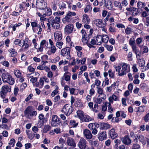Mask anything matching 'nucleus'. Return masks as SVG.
Returning <instances> with one entry per match:
<instances>
[{"mask_svg": "<svg viewBox=\"0 0 149 149\" xmlns=\"http://www.w3.org/2000/svg\"><path fill=\"white\" fill-rule=\"evenodd\" d=\"M102 100H103L101 98V97H98L96 98L95 100V102L97 104H100L102 103Z\"/></svg>", "mask_w": 149, "mask_h": 149, "instance_id": "nucleus-52", "label": "nucleus"}, {"mask_svg": "<svg viewBox=\"0 0 149 149\" xmlns=\"http://www.w3.org/2000/svg\"><path fill=\"white\" fill-rule=\"evenodd\" d=\"M21 24H22L21 23H19L18 24H14L12 27L13 29V31H15L16 28L18 27H19Z\"/></svg>", "mask_w": 149, "mask_h": 149, "instance_id": "nucleus-48", "label": "nucleus"}, {"mask_svg": "<svg viewBox=\"0 0 149 149\" xmlns=\"http://www.w3.org/2000/svg\"><path fill=\"white\" fill-rule=\"evenodd\" d=\"M112 24H110L111 26H109V31L110 32L112 33L115 32L116 31L115 28L112 26L111 25Z\"/></svg>", "mask_w": 149, "mask_h": 149, "instance_id": "nucleus-61", "label": "nucleus"}, {"mask_svg": "<svg viewBox=\"0 0 149 149\" xmlns=\"http://www.w3.org/2000/svg\"><path fill=\"white\" fill-rule=\"evenodd\" d=\"M70 17L69 15H68L67 14L66 16L63 19V22L64 23H65L67 22H69V20L70 19Z\"/></svg>", "mask_w": 149, "mask_h": 149, "instance_id": "nucleus-44", "label": "nucleus"}, {"mask_svg": "<svg viewBox=\"0 0 149 149\" xmlns=\"http://www.w3.org/2000/svg\"><path fill=\"white\" fill-rule=\"evenodd\" d=\"M94 23L96 25L99 27H104L106 26V24H104L102 20L101 19H96L94 21Z\"/></svg>", "mask_w": 149, "mask_h": 149, "instance_id": "nucleus-17", "label": "nucleus"}, {"mask_svg": "<svg viewBox=\"0 0 149 149\" xmlns=\"http://www.w3.org/2000/svg\"><path fill=\"white\" fill-rule=\"evenodd\" d=\"M132 53L131 52H129L127 55V58H128V60L129 61H131L132 60Z\"/></svg>", "mask_w": 149, "mask_h": 149, "instance_id": "nucleus-53", "label": "nucleus"}, {"mask_svg": "<svg viewBox=\"0 0 149 149\" xmlns=\"http://www.w3.org/2000/svg\"><path fill=\"white\" fill-rule=\"evenodd\" d=\"M110 127V125L105 123H100V129L101 130H107Z\"/></svg>", "mask_w": 149, "mask_h": 149, "instance_id": "nucleus-22", "label": "nucleus"}, {"mask_svg": "<svg viewBox=\"0 0 149 149\" xmlns=\"http://www.w3.org/2000/svg\"><path fill=\"white\" fill-rule=\"evenodd\" d=\"M82 41H85L87 40L88 41V39L87 34L86 33V34L82 35Z\"/></svg>", "mask_w": 149, "mask_h": 149, "instance_id": "nucleus-56", "label": "nucleus"}, {"mask_svg": "<svg viewBox=\"0 0 149 149\" xmlns=\"http://www.w3.org/2000/svg\"><path fill=\"white\" fill-rule=\"evenodd\" d=\"M131 47L133 51L135 52L136 54V52H139V50L136 49V45H135Z\"/></svg>", "mask_w": 149, "mask_h": 149, "instance_id": "nucleus-59", "label": "nucleus"}, {"mask_svg": "<svg viewBox=\"0 0 149 149\" xmlns=\"http://www.w3.org/2000/svg\"><path fill=\"white\" fill-rule=\"evenodd\" d=\"M105 7L109 10L112 9V3L110 0H103Z\"/></svg>", "mask_w": 149, "mask_h": 149, "instance_id": "nucleus-14", "label": "nucleus"}, {"mask_svg": "<svg viewBox=\"0 0 149 149\" xmlns=\"http://www.w3.org/2000/svg\"><path fill=\"white\" fill-rule=\"evenodd\" d=\"M87 142L84 138H81L78 143V146L80 149H85L86 146Z\"/></svg>", "mask_w": 149, "mask_h": 149, "instance_id": "nucleus-8", "label": "nucleus"}, {"mask_svg": "<svg viewBox=\"0 0 149 149\" xmlns=\"http://www.w3.org/2000/svg\"><path fill=\"white\" fill-rule=\"evenodd\" d=\"M70 124L72 126V127H75L78 125V123H76L74 120H71L70 121Z\"/></svg>", "mask_w": 149, "mask_h": 149, "instance_id": "nucleus-33", "label": "nucleus"}, {"mask_svg": "<svg viewBox=\"0 0 149 149\" xmlns=\"http://www.w3.org/2000/svg\"><path fill=\"white\" fill-rule=\"evenodd\" d=\"M31 113V109L29 106H28L24 111V114L25 115H30Z\"/></svg>", "mask_w": 149, "mask_h": 149, "instance_id": "nucleus-49", "label": "nucleus"}, {"mask_svg": "<svg viewBox=\"0 0 149 149\" xmlns=\"http://www.w3.org/2000/svg\"><path fill=\"white\" fill-rule=\"evenodd\" d=\"M77 113L79 118L81 120L83 121L84 116V114L83 112L81 110H78L77 111Z\"/></svg>", "mask_w": 149, "mask_h": 149, "instance_id": "nucleus-25", "label": "nucleus"}, {"mask_svg": "<svg viewBox=\"0 0 149 149\" xmlns=\"http://www.w3.org/2000/svg\"><path fill=\"white\" fill-rule=\"evenodd\" d=\"M56 42V46L59 49H61L62 47V46L63 44V42H62V41H57Z\"/></svg>", "mask_w": 149, "mask_h": 149, "instance_id": "nucleus-43", "label": "nucleus"}, {"mask_svg": "<svg viewBox=\"0 0 149 149\" xmlns=\"http://www.w3.org/2000/svg\"><path fill=\"white\" fill-rule=\"evenodd\" d=\"M51 129V127L49 125H45L43 129V132L44 133H46L47 131Z\"/></svg>", "mask_w": 149, "mask_h": 149, "instance_id": "nucleus-34", "label": "nucleus"}, {"mask_svg": "<svg viewBox=\"0 0 149 149\" xmlns=\"http://www.w3.org/2000/svg\"><path fill=\"white\" fill-rule=\"evenodd\" d=\"M105 47L109 52H111L112 50L113 47L112 45H104Z\"/></svg>", "mask_w": 149, "mask_h": 149, "instance_id": "nucleus-51", "label": "nucleus"}, {"mask_svg": "<svg viewBox=\"0 0 149 149\" xmlns=\"http://www.w3.org/2000/svg\"><path fill=\"white\" fill-rule=\"evenodd\" d=\"M135 39L134 38L132 39V38H131L129 41V44L131 46L135 45Z\"/></svg>", "mask_w": 149, "mask_h": 149, "instance_id": "nucleus-40", "label": "nucleus"}, {"mask_svg": "<svg viewBox=\"0 0 149 149\" xmlns=\"http://www.w3.org/2000/svg\"><path fill=\"white\" fill-rule=\"evenodd\" d=\"M97 136L99 141H102L107 139V132L105 131L100 132L97 134Z\"/></svg>", "mask_w": 149, "mask_h": 149, "instance_id": "nucleus-12", "label": "nucleus"}, {"mask_svg": "<svg viewBox=\"0 0 149 149\" xmlns=\"http://www.w3.org/2000/svg\"><path fill=\"white\" fill-rule=\"evenodd\" d=\"M37 68L38 69H39V70H45V71L46 72H47L49 71L50 70V69L49 68H48L47 66H44L42 65H39V66H38L37 67Z\"/></svg>", "mask_w": 149, "mask_h": 149, "instance_id": "nucleus-27", "label": "nucleus"}, {"mask_svg": "<svg viewBox=\"0 0 149 149\" xmlns=\"http://www.w3.org/2000/svg\"><path fill=\"white\" fill-rule=\"evenodd\" d=\"M102 38L103 42L106 43L108 42L109 37L107 35H103L102 36Z\"/></svg>", "mask_w": 149, "mask_h": 149, "instance_id": "nucleus-31", "label": "nucleus"}, {"mask_svg": "<svg viewBox=\"0 0 149 149\" xmlns=\"http://www.w3.org/2000/svg\"><path fill=\"white\" fill-rule=\"evenodd\" d=\"M2 78L3 82H7L10 85H13L15 83L14 79L9 74H3Z\"/></svg>", "mask_w": 149, "mask_h": 149, "instance_id": "nucleus-2", "label": "nucleus"}, {"mask_svg": "<svg viewBox=\"0 0 149 149\" xmlns=\"http://www.w3.org/2000/svg\"><path fill=\"white\" fill-rule=\"evenodd\" d=\"M109 100L110 103H112L113 102V100L115 101L118 100V97L115 95L113 94L109 98Z\"/></svg>", "mask_w": 149, "mask_h": 149, "instance_id": "nucleus-29", "label": "nucleus"}, {"mask_svg": "<svg viewBox=\"0 0 149 149\" xmlns=\"http://www.w3.org/2000/svg\"><path fill=\"white\" fill-rule=\"evenodd\" d=\"M36 134V132H34L33 134L30 133V135H28V137L30 139L32 140L35 136Z\"/></svg>", "mask_w": 149, "mask_h": 149, "instance_id": "nucleus-63", "label": "nucleus"}, {"mask_svg": "<svg viewBox=\"0 0 149 149\" xmlns=\"http://www.w3.org/2000/svg\"><path fill=\"white\" fill-rule=\"evenodd\" d=\"M14 44L15 45H18L19 46H21V41L19 39H15L14 42Z\"/></svg>", "mask_w": 149, "mask_h": 149, "instance_id": "nucleus-54", "label": "nucleus"}, {"mask_svg": "<svg viewBox=\"0 0 149 149\" xmlns=\"http://www.w3.org/2000/svg\"><path fill=\"white\" fill-rule=\"evenodd\" d=\"M59 8L61 10H63L64 8H66V5L64 2H62L60 3Z\"/></svg>", "mask_w": 149, "mask_h": 149, "instance_id": "nucleus-47", "label": "nucleus"}, {"mask_svg": "<svg viewBox=\"0 0 149 149\" xmlns=\"http://www.w3.org/2000/svg\"><path fill=\"white\" fill-rule=\"evenodd\" d=\"M132 9H133L132 15L134 16L137 15L139 13L138 9L134 7H133Z\"/></svg>", "mask_w": 149, "mask_h": 149, "instance_id": "nucleus-42", "label": "nucleus"}, {"mask_svg": "<svg viewBox=\"0 0 149 149\" xmlns=\"http://www.w3.org/2000/svg\"><path fill=\"white\" fill-rule=\"evenodd\" d=\"M131 32L132 29L128 27H127L125 30V32L127 35L130 34Z\"/></svg>", "mask_w": 149, "mask_h": 149, "instance_id": "nucleus-58", "label": "nucleus"}, {"mask_svg": "<svg viewBox=\"0 0 149 149\" xmlns=\"http://www.w3.org/2000/svg\"><path fill=\"white\" fill-rule=\"evenodd\" d=\"M61 122L58 117L56 115H53L52 116L51 125L53 127H58L60 125Z\"/></svg>", "mask_w": 149, "mask_h": 149, "instance_id": "nucleus-5", "label": "nucleus"}, {"mask_svg": "<svg viewBox=\"0 0 149 149\" xmlns=\"http://www.w3.org/2000/svg\"><path fill=\"white\" fill-rule=\"evenodd\" d=\"M140 145L138 143L133 144L132 147V149H139L140 148Z\"/></svg>", "mask_w": 149, "mask_h": 149, "instance_id": "nucleus-46", "label": "nucleus"}, {"mask_svg": "<svg viewBox=\"0 0 149 149\" xmlns=\"http://www.w3.org/2000/svg\"><path fill=\"white\" fill-rule=\"evenodd\" d=\"M123 143L126 145H129L131 143V140L129 136L127 135H125L122 138Z\"/></svg>", "mask_w": 149, "mask_h": 149, "instance_id": "nucleus-15", "label": "nucleus"}, {"mask_svg": "<svg viewBox=\"0 0 149 149\" xmlns=\"http://www.w3.org/2000/svg\"><path fill=\"white\" fill-rule=\"evenodd\" d=\"M25 2H22L19 5V8L20 9V10H19V12H21L22 10H25Z\"/></svg>", "mask_w": 149, "mask_h": 149, "instance_id": "nucleus-32", "label": "nucleus"}, {"mask_svg": "<svg viewBox=\"0 0 149 149\" xmlns=\"http://www.w3.org/2000/svg\"><path fill=\"white\" fill-rule=\"evenodd\" d=\"M51 19L49 22L53 28L55 29H58L60 27V17L58 16L54 18L53 17H51Z\"/></svg>", "mask_w": 149, "mask_h": 149, "instance_id": "nucleus-1", "label": "nucleus"}, {"mask_svg": "<svg viewBox=\"0 0 149 149\" xmlns=\"http://www.w3.org/2000/svg\"><path fill=\"white\" fill-rule=\"evenodd\" d=\"M92 7L89 5H87L84 9V11L85 13L90 12L91 11Z\"/></svg>", "mask_w": 149, "mask_h": 149, "instance_id": "nucleus-35", "label": "nucleus"}, {"mask_svg": "<svg viewBox=\"0 0 149 149\" xmlns=\"http://www.w3.org/2000/svg\"><path fill=\"white\" fill-rule=\"evenodd\" d=\"M121 120V119H120L118 117H113L112 118V122H116L118 123L119 121H120Z\"/></svg>", "mask_w": 149, "mask_h": 149, "instance_id": "nucleus-50", "label": "nucleus"}, {"mask_svg": "<svg viewBox=\"0 0 149 149\" xmlns=\"http://www.w3.org/2000/svg\"><path fill=\"white\" fill-rule=\"evenodd\" d=\"M70 49L69 47H67L61 49V54L63 56H66L68 59H70Z\"/></svg>", "mask_w": 149, "mask_h": 149, "instance_id": "nucleus-7", "label": "nucleus"}, {"mask_svg": "<svg viewBox=\"0 0 149 149\" xmlns=\"http://www.w3.org/2000/svg\"><path fill=\"white\" fill-rule=\"evenodd\" d=\"M137 137L140 142H141L143 146L146 144V138L143 135L138 134H137Z\"/></svg>", "mask_w": 149, "mask_h": 149, "instance_id": "nucleus-18", "label": "nucleus"}, {"mask_svg": "<svg viewBox=\"0 0 149 149\" xmlns=\"http://www.w3.org/2000/svg\"><path fill=\"white\" fill-rule=\"evenodd\" d=\"M26 40H25L24 42V43L23 44L22 47H23L24 46H25V47L24 48V49H27L29 47V45L27 44V43H26Z\"/></svg>", "mask_w": 149, "mask_h": 149, "instance_id": "nucleus-64", "label": "nucleus"}, {"mask_svg": "<svg viewBox=\"0 0 149 149\" xmlns=\"http://www.w3.org/2000/svg\"><path fill=\"white\" fill-rule=\"evenodd\" d=\"M90 21L88 16L86 15L85 14L83 15L82 22L83 23H87L90 22Z\"/></svg>", "mask_w": 149, "mask_h": 149, "instance_id": "nucleus-28", "label": "nucleus"}, {"mask_svg": "<svg viewBox=\"0 0 149 149\" xmlns=\"http://www.w3.org/2000/svg\"><path fill=\"white\" fill-rule=\"evenodd\" d=\"M74 26L73 24H69L65 26L64 29L65 32L66 33L69 34L72 32Z\"/></svg>", "mask_w": 149, "mask_h": 149, "instance_id": "nucleus-11", "label": "nucleus"}, {"mask_svg": "<svg viewBox=\"0 0 149 149\" xmlns=\"http://www.w3.org/2000/svg\"><path fill=\"white\" fill-rule=\"evenodd\" d=\"M92 120V118L90 117L89 116L85 115L84 116L83 120L82 121H84L85 122H88L91 121Z\"/></svg>", "mask_w": 149, "mask_h": 149, "instance_id": "nucleus-36", "label": "nucleus"}, {"mask_svg": "<svg viewBox=\"0 0 149 149\" xmlns=\"http://www.w3.org/2000/svg\"><path fill=\"white\" fill-rule=\"evenodd\" d=\"M114 6L118 8L120 10H122V7L120 3L117 1H115L114 2Z\"/></svg>", "mask_w": 149, "mask_h": 149, "instance_id": "nucleus-38", "label": "nucleus"}, {"mask_svg": "<svg viewBox=\"0 0 149 149\" xmlns=\"http://www.w3.org/2000/svg\"><path fill=\"white\" fill-rule=\"evenodd\" d=\"M84 136L87 139H91L93 135L91 132L87 129H85L83 131Z\"/></svg>", "mask_w": 149, "mask_h": 149, "instance_id": "nucleus-13", "label": "nucleus"}, {"mask_svg": "<svg viewBox=\"0 0 149 149\" xmlns=\"http://www.w3.org/2000/svg\"><path fill=\"white\" fill-rule=\"evenodd\" d=\"M44 124V121H39L38 123V127L41 128L43 126Z\"/></svg>", "mask_w": 149, "mask_h": 149, "instance_id": "nucleus-62", "label": "nucleus"}, {"mask_svg": "<svg viewBox=\"0 0 149 149\" xmlns=\"http://www.w3.org/2000/svg\"><path fill=\"white\" fill-rule=\"evenodd\" d=\"M144 5V3L141 2H139L137 3V6L139 8H141L143 7Z\"/></svg>", "mask_w": 149, "mask_h": 149, "instance_id": "nucleus-60", "label": "nucleus"}, {"mask_svg": "<svg viewBox=\"0 0 149 149\" xmlns=\"http://www.w3.org/2000/svg\"><path fill=\"white\" fill-rule=\"evenodd\" d=\"M109 74V77L111 78H113L114 77V72L112 71V70L110 69L108 71Z\"/></svg>", "mask_w": 149, "mask_h": 149, "instance_id": "nucleus-55", "label": "nucleus"}, {"mask_svg": "<svg viewBox=\"0 0 149 149\" xmlns=\"http://www.w3.org/2000/svg\"><path fill=\"white\" fill-rule=\"evenodd\" d=\"M109 134L111 138L113 139H115L118 136V134L115 132V129L113 128L110 131Z\"/></svg>", "mask_w": 149, "mask_h": 149, "instance_id": "nucleus-23", "label": "nucleus"}, {"mask_svg": "<svg viewBox=\"0 0 149 149\" xmlns=\"http://www.w3.org/2000/svg\"><path fill=\"white\" fill-rule=\"evenodd\" d=\"M97 93L99 95L98 97H100L101 96H102L101 98L103 100H104L106 98V95L104 94V92L102 88L100 87H97Z\"/></svg>", "mask_w": 149, "mask_h": 149, "instance_id": "nucleus-10", "label": "nucleus"}, {"mask_svg": "<svg viewBox=\"0 0 149 149\" xmlns=\"http://www.w3.org/2000/svg\"><path fill=\"white\" fill-rule=\"evenodd\" d=\"M47 3L44 0H37L36 3V8L40 10H44L47 7Z\"/></svg>", "mask_w": 149, "mask_h": 149, "instance_id": "nucleus-6", "label": "nucleus"}, {"mask_svg": "<svg viewBox=\"0 0 149 149\" xmlns=\"http://www.w3.org/2000/svg\"><path fill=\"white\" fill-rule=\"evenodd\" d=\"M8 51L10 54L11 57H13L16 56L17 53L16 50L13 48H10L8 50Z\"/></svg>", "mask_w": 149, "mask_h": 149, "instance_id": "nucleus-24", "label": "nucleus"}, {"mask_svg": "<svg viewBox=\"0 0 149 149\" xmlns=\"http://www.w3.org/2000/svg\"><path fill=\"white\" fill-rule=\"evenodd\" d=\"M73 110V108L71 106L68 104H65L61 111L68 116L71 114Z\"/></svg>", "mask_w": 149, "mask_h": 149, "instance_id": "nucleus-4", "label": "nucleus"}, {"mask_svg": "<svg viewBox=\"0 0 149 149\" xmlns=\"http://www.w3.org/2000/svg\"><path fill=\"white\" fill-rule=\"evenodd\" d=\"M67 143L68 146L74 147L76 146V143L74 141V140L70 137H68L67 138Z\"/></svg>", "mask_w": 149, "mask_h": 149, "instance_id": "nucleus-20", "label": "nucleus"}, {"mask_svg": "<svg viewBox=\"0 0 149 149\" xmlns=\"http://www.w3.org/2000/svg\"><path fill=\"white\" fill-rule=\"evenodd\" d=\"M96 40L97 45H101L103 42L102 36L97 35L96 37Z\"/></svg>", "mask_w": 149, "mask_h": 149, "instance_id": "nucleus-26", "label": "nucleus"}, {"mask_svg": "<svg viewBox=\"0 0 149 149\" xmlns=\"http://www.w3.org/2000/svg\"><path fill=\"white\" fill-rule=\"evenodd\" d=\"M45 10L43 12V16H49L52 14L51 10L50 8L46 7L43 10Z\"/></svg>", "mask_w": 149, "mask_h": 149, "instance_id": "nucleus-21", "label": "nucleus"}, {"mask_svg": "<svg viewBox=\"0 0 149 149\" xmlns=\"http://www.w3.org/2000/svg\"><path fill=\"white\" fill-rule=\"evenodd\" d=\"M48 42L46 40H43L40 42V47L38 48V52H42L43 51L44 47L45 46L46 48H48Z\"/></svg>", "mask_w": 149, "mask_h": 149, "instance_id": "nucleus-9", "label": "nucleus"}, {"mask_svg": "<svg viewBox=\"0 0 149 149\" xmlns=\"http://www.w3.org/2000/svg\"><path fill=\"white\" fill-rule=\"evenodd\" d=\"M40 24L38 23L37 21H34L31 22V25L32 27V29L34 32H36L38 30V29H36L38 27H40Z\"/></svg>", "mask_w": 149, "mask_h": 149, "instance_id": "nucleus-16", "label": "nucleus"}, {"mask_svg": "<svg viewBox=\"0 0 149 149\" xmlns=\"http://www.w3.org/2000/svg\"><path fill=\"white\" fill-rule=\"evenodd\" d=\"M68 72H65L64 74V77L65 80L66 81H69L70 80V75L67 74Z\"/></svg>", "mask_w": 149, "mask_h": 149, "instance_id": "nucleus-39", "label": "nucleus"}, {"mask_svg": "<svg viewBox=\"0 0 149 149\" xmlns=\"http://www.w3.org/2000/svg\"><path fill=\"white\" fill-rule=\"evenodd\" d=\"M145 107L144 106H142L138 107V110L136 111V112H142L144 111Z\"/></svg>", "mask_w": 149, "mask_h": 149, "instance_id": "nucleus-41", "label": "nucleus"}, {"mask_svg": "<svg viewBox=\"0 0 149 149\" xmlns=\"http://www.w3.org/2000/svg\"><path fill=\"white\" fill-rule=\"evenodd\" d=\"M128 67V65L127 63H123L122 66V69L123 70L126 71Z\"/></svg>", "mask_w": 149, "mask_h": 149, "instance_id": "nucleus-57", "label": "nucleus"}, {"mask_svg": "<svg viewBox=\"0 0 149 149\" xmlns=\"http://www.w3.org/2000/svg\"><path fill=\"white\" fill-rule=\"evenodd\" d=\"M138 63L140 67H142L145 64V61L144 59L143 58L141 59H138Z\"/></svg>", "mask_w": 149, "mask_h": 149, "instance_id": "nucleus-30", "label": "nucleus"}, {"mask_svg": "<svg viewBox=\"0 0 149 149\" xmlns=\"http://www.w3.org/2000/svg\"><path fill=\"white\" fill-rule=\"evenodd\" d=\"M143 119L145 122H147L149 121V112L143 117Z\"/></svg>", "mask_w": 149, "mask_h": 149, "instance_id": "nucleus-45", "label": "nucleus"}, {"mask_svg": "<svg viewBox=\"0 0 149 149\" xmlns=\"http://www.w3.org/2000/svg\"><path fill=\"white\" fill-rule=\"evenodd\" d=\"M54 39L56 42L62 41V35L61 32L54 33Z\"/></svg>", "mask_w": 149, "mask_h": 149, "instance_id": "nucleus-19", "label": "nucleus"}, {"mask_svg": "<svg viewBox=\"0 0 149 149\" xmlns=\"http://www.w3.org/2000/svg\"><path fill=\"white\" fill-rule=\"evenodd\" d=\"M14 73L15 75L17 77L20 78V77H21V73L19 70H15L14 71Z\"/></svg>", "mask_w": 149, "mask_h": 149, "instance_id": "nucleus-37", "label": "nucleus"}, {"mask_svg": "<svg viewBox=\"0 0 149 149\" xmlns=\"http://www.w3.org/2000/svg\"><path fill=\"white\" fill-rule=\"evenodd\" d=\"M11 91V86L7 85H5L1 88V90L0 92L1 97L3 99L6 96L7 93L10 92Z\"/></svg>", "mask_w": 149, "mask_h": 149, "instance_id": "nucleus-3", "label": "nucleus"}]
</instances>
